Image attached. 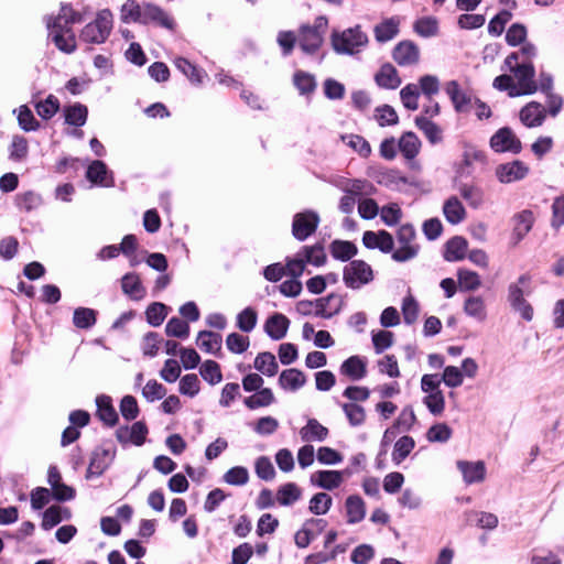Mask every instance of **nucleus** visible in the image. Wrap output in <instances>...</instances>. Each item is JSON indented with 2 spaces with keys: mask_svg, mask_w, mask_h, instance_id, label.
Instances as JSON below:
<instances>
[{
  "mask_svg": "<svg viewBox=\"0 0 564 564\" xmlns=\"http://www.w3.org/2000/svg\"><path fill=\"white\" fill-rule=\"evenodd\" d=\"M457 279L460 291H474L481 284L479 274L467 269H459L457 271Z\"/></svg>",
  "mask_w": 564,
  "mask_h": 564,
  "instance_id": "nucleus-53",
  "label": "nucleus"
},
{
  "mask_svg": "<svg viewBox=\"0 0 564 564\" xmlns=\"http://www.w3.org/2000/svg\"><path fill=\"white\" fill-rule=\"evenodd\" d=\"M341 409L351 426H360L366 420L365 409L355 403H343Z\"/></svg>",
  "mask_w": 564,
  "mask_h": 564,
  "instance_id": "nucleus-60",
  "label": "nucleus"
},
{
  "mask_svg": "<svg viewBox=\"0 0 564 564\" xmlns=\"http://www.w3.org/2000/svg\"><path fill=\"white\" fill-rule=\"evenodd\" d=\"M375 185L367 180H350L349 185L344 188L346 194H351L355 198L360 196H370L376 193Z\"/></svg>",
  "mask_w": 564,
  "mask_h": 564,
  "instance_id": "nucleus-52",
  "label": "nucleus"
},
{
  "mask_svg": "<svg viewBox=\"0 0 564 564\" xmlns=\"http://www.w3.org/2000/svg\"><path fill=\"white\" fill-rule=\"evenodd\" d=\"M445 93L452 101L453 108L457 113H467L470 111L476 96L462 89L457 80H449L445 84Z\"/></svg>",
  "mask_w": 564,
  "mask_h": 564,
  "instance_id": "nucleus-12",
  "label": "nucleus"
},
{
  "mask_svg": "<svg viewBox=\"0 0 564 564\" xmlns=\"http://www.w3.org/2000/svg\"><path fill=\"white\" fill-rule=\"evenodd\" d=\"M165 333L169 337L185 339L189 335L188 324L178 317H172L165 326Z\"/></svg>",
  "mask_w": 564,
  "mask_h": 564,
  "instance_id": "nucleus-62",
  "label": "nucleus"
},
{
  "mask_svg": "<svg viewBox=\"0 0 564 564\" xmlns=\"http://www.w3.org/2000/svg\"><path fill=\"white\" fill-rule=\"evenodd\" d=\"M347 522L350 524L359 523L365 519L366 506L361 497L351 495L346 499Z\"/></svg>",
  "mask_w": 564,
  "mask_h": 564,
  "instance_id": "nucleus-33",
  "label": "nucleus"
},
{
  "mask_svg": "<svg viewBox=\"0 0 564 564\" xmlns=\"http://www.w3.org/2000/svg\"><path fill=\"white\" fill-rule=\"evenodd\" d=\"M278 382L283 390L295 392L305 386L306 376L300 369L289 368L280 373Z\"/></svg>",
  "mask_w": 564,
  "mask_h": 564,
  "instance_id": "nucleus-24",
  "label": "nucleus"
},
{
  "mask_svg": "<svg viewBox=\"0 0 564 564\" xmlns=\"http://www.w3.org/2000/svg\"><path fill=\"white\" fill-rule=\"evenodd\" d=\"M319 223V215L315 210L306 209L296 213L292 220V235L297 241H305L316 231Z\"/></svg>",
  "mask_w": 564,
  "mask_h": 564,
  "instance_id": "nucleus-9",
  "label": "nucleus"
},
{
  "mask_svg": "<svg viewBox=\"0 0 564 564\" xmlns=\"http://www.w3.org/2000/svg\"><path fill=\"white\" fill-rule=\"evenodd\" d=\"M86 177L95 185L102 187L115 186L113 173L100 160L93 161L86 171Z\"/></svg>",
  "mask_w": 564,
  "mask_h": 564,
  "instance_id": "nucleus-18",
  "label": "nucleus"
},
{
  "mask_svg": "<svg viewBox=\"0 0 564 564\" xmlns=\"http://www.w3.org/2000/svg\"><path fill=\"white\" fill-rule=\"evenodd\" d=\"M141 24H153L169 31H174L176 28L173 17H171L164 9L152 2H144Z\"/></svg>",
  "mask_w": 564,
  "mask_h": 564,
  "instance_id": "nucleus-14",
  "label": "nucleus"
},
{
  "mask_svg": "<svg viewBox=\"0 0 564 564\" xmlns=\"http://www.w3.org/2000/svg\"><path fill=\"white\" fill-rule=\"evenodd\" d=\"M18 122L20 128L25 132L36 131L40 129V122L36 120L32 110L26 105L19 107Z\"/></svg>",
  "mask_w": 564,
  "mask_h": 564,
  "instance_id": "nucleus-57",
  "label": "nucleus"
},
{
  "mask_svg": "<svg viewBox=\"0 0 564 564\" xmlns=\"http://www.w3.org/2000/svg\"><path fill=\"white\" fill-rule=\"evenodd\" d=\"M420 94H422L427 101H432V98L440 93L441 83L435 75H423L419 78Z\"/></svg>",
  "mask_w": 564,
  "mask_h": 564,
  "instance_id": "nucleus-51",
  "label": "nucleus"
},
{
  "mask_svg": "<svg viewBox=\"0 0 564 564\" xmlns=\"http://www.w3.org/2000/svg\"><path fill=\"white\" fill-rule=\"evenodd\" d=\"M148 433L147 424L142 421H138L134 422L131 427L128 425L120 426L116 431V437L122 445L132 443L135 446H141L144 444Z\"/></svg>",
  "mask_w": 564,
  "mask_h": 564,
  "instance_id": "nucleus-16",
  "label": "nucleus"
},
{
  "mask_svg": "<svg viewBox=\"0 0 564 564\" xmlns=\"http://www.w3.org/2000/svg\"><path fill=\"white\" fill-rule=\"evenodd\" d=\"M258 322V314L254 308L248 306L237 315V327L245 333H250L254 329Z\"/></svg>",
  "mask_w": 564,
  "mask_h": 564,
  "instance_id": "nucleus-58",
  "label": "nucleus"
},
{
  "mask_svg": "<svg viewBox=\"0 0 564 564\" xmlns=\"http://www.w3.org/2000/svg\"><path fill=\"white\" fill-rule=\"evenodd\" d=\"M415 446V442L413 437L404 435L400 437L395 444L392 452V460L395 465L401 464L412 452Z\"/></svg>",
  "mask_w": 564,
  "mask_h": 564,
  "instance_id": "nucleus-49",
  "label": "nucleus"
},
{
  "mask_svg": "<svg viewBox=\"0 0 564 564\" xmlns=\"http://www.w3.org/2000/svg\"><path fill=\"white\" fill-rule=\"evenodd\" d=\"M178 390L182 394L194 398L200 390V381L195 373H188L181 378Z\"/></svg>",
  "mask_w": 564,
  "mask_h": 564,
  "instance_id": "nucleus-63",
  "label": "nucleus"
},
{
  "mask_svg": "<svg viewBox=\"0 0 564 564\" xmlns=\"http://www.w3.org/2000/svg\"><path fill=\"white\" fill-rule=\"evenodd\" d=\"M375 82L380 88L391 90L397 89L402 83L397 68L390 63L380 66L375 75Z\"/></svg>",
  "mask_w": 564,
  "mask_h": 564,
  "instance_id": "nucleus-20",
  "label": "nucleus"
},
{
  "mask_svg": "<svg viewBox=\"0 0 564 564\" xmlns=\"http://www.w3.org/2000/svg\"><path fill=\"white\" fill-rule=\"evenodd\" d=\"M115 457L116 448L113 446H97L91 453L90 462L86 473V478L91 479L100 477L112 464Z\"/></svg>",
  "mask_w": 564,
  "mask_h": 564,
  "instance_id": "nucleus-10",
  "label": "nucleus"
},
{
  "mask_svg": "<svg viewBox=\"0 0 564 564\" xmlns=\"http://www.w3.org/2000/svg\"><path fill=\"white\" fill-rule=\"evenodd\" d=\"M144 2L139 3L135 0H128L121 8V21L123 23H140L143 17Z\"/></svg>",
  "mask_w": 564,
  "mask_h": 564,
  "instance_id": "nucleus-45",
  "label": "nucleus"
},
{
  "mask_svg": "<svg viewBox=\"0 0 564 564\" xmlns=\"http://www.w3.org/2000/svg\"><path fill=\"white\" fill-rule=\"evenodd\" d=\"M43 200L40 194L28 191L24 193H20L15 196V205L17 207L25 213H30L42 205Z\"/></svg>",
  "mask_w": 564,
  "mask_h": 564,
  "instance_id": "nucleus-46",
  "label": "nucleus"
},
{
  "mask_svg": "<svg viewBox=\"0 0 564 564\" xmlns=\"http://www.w3.org/2000/svg\"><path fill=\"white\" fill-rule=\"evenodd\" d=\"M174 64L175 67L191 80V83L196 85L203 83V78L206 76V73L192 64L187 58L177 57L174 61Z\"/></svg>",
  "mask_w": 564,
  "mask_h": 564,
  "instance_id": "nucleus-41",
  "label": "nucleus"
},
{
  "mask_svg": "<svg viewBox=\"0 0 564 564\" xmlns=\"http://www.w3.org/2000/svg\"><path fill=\"white\" fill-rule=\"evenodd\" d=\"M467 240L462 236H454L446 241L443 257L448 262H456L465 258Z\"/></svg>",
  "mask_w": 564,
  "mask_h": 564,
  "instance_id": "nucleus-27",
  "label": "nucleus"
},
{
  "mask_svg": "<svg viewBox=\"0 0 564 564\" xmlns=\"http://www.w3.org/2000/svg\"><path fill=\"white\" fill-rule=\"evenodd\" d=\"M111 29L112 13L110 10L104 9L97 13L93 22L84 26L79 39L86 43L101 44L108 39Z\"/></svg>",
  "mask_w": 564,
  "mask_h": 564,
  "instance_id": "nucleus-5",
  "label": "nucleus"
},
{
  "mask_svg": "<svg viewBox=\"0 0 564 564\" xmlns=\"http://www.w3.org/2000/svg\"><path fill=\"white\" fill-rule=\"evenodd\" d=\"M490 148L497 153L519 154L522 150L520 139L514 134L511 128L503 127L497 130L490 138Z\"/></svg>",
  "mask_w": 564,
  "mask_h": 564,
  "instance_id": "nucleus-11",
  "label": "nucleus"
},
{
  "mask_svg": "<svg viewBox=\"0 0 564 564\" xmlns=\"http://www.w3.org/2000/svg\"><path fill=\"white\" fill-rule=\"evenodd\" d=\"M464 312L479 322L485 321L487 317L486 305L481 296L467 297L464 304Z\"/></svg>",
  "mask_w": 564,
  "mask_h": 564,
  "instance_id": "nucleus-48",
  "label": "nucleus"
},
{
  "mask_svg": "<svg viewBox=\"0 0 564 564\" xmlns=\"http://www.w3.org/2000/svg\"><path fill=\"white\" fill-rule=\"evenodd\" d=\"M420 147L421 141L412 131L403 133V135L400 138L399 149L403 156L408 160H412L417 155Z\"/></svg>",
  "mask_w": 564,
  "mask_h": 564,
  "instance_id": "nucleus-42",
  "label": "nucleus"
},
{
  "mask_svg": "<svg viewBox=\"0 0 564 564\" xmlns=\"http://www.w3.org/2000/svg\"><path fill=\"white\" fill-rule=\"evenodd\" d=\"M345 305V296L337 293H329L327 296L316 300H301L296 303L295 310L303 316H315L329 319L339 314Z\"/></svg>",
  "mask_w": 564,
  "mask_h": 564,
  "instance_id": "nucleus-1",
  "label": "nucleus"
},
{
  "mask_svg": "<svg viewBox=\"0 0 564 564\" xmlns=\"http://www.w3.org/2000/svg\"><path fill=\"white\" fill-rule=\"evenodd\" d=\"M529 172V166L520 160H513L511 162L499 164L495 169V175L497 180L502 184H510L522 181L528 176Z\"/></svg>",
  "mask_w": 564,
  "mask_h": 564,
  "instance_id": "nucleus-13",
  "label": "nucleus"
},
{
  "mask_svg": "<svg viewBox=\"0 0 564 564\" xmlns=\"http://www.w3.org/2000/svg\"><path fill=\"white\" fill-rule=\"evenodd\" d=\"M373 280L371 267L364 260H351L343 270V281L349 289L357 290Z\"/></svg>",
  "mask_w": 564,
  "mask_h": 564,
  "instance_id": "nucleus-7",
  "label": "nucleus"
},
{
  "mask_svg": "<svg viewBox=\"0 0 564 564\" xmlns=\"http://www.w3.org/2000/svg\"><path fill=\"white\" fill-rule=\"evenodd\" d=\"M196 344L203 351L217 356L221 350L223 338L218 333L200 330L197 335Z\"/></svg>",
  "mask_w": 564,
  "mask_h": 564,
  "instance_id": "nucleus-30",
  "label": "nucleus"
},
{
  "mask_svg": "<svg viewBox=\"0 0 564 564\" xmlns=\"http://www.w3.org/2000/svg\"><path fill=\"white\" fill-rule=\"evenodd\" d=\"M456 465L462 473L466 484H475L484 480L486 475V467L484 462L458 460Z\"/></svg>",
  "mask_w": 564,
  "mask_h": 564,
  "instance_id": "nucleus-23",
  "label": "nucleus"
},
{
  "mask_svg": "<svg viewBox=\"0 0 564 564\" xmlns=\"http://www.w3.org/2000/svg\"><path fill=\"white\" fill-rule=\"evenodd\" d=\"M534 221L535 217L531 209H523L511 217L512 232L510 240L513 246H517L524 239L531 231Z\"/></svg>",
  "mask_w": 564,
  "mask_h": 564,
  "instance_id": "nucleus-15",
  "label": "nucleus"
},
{
  "mask_svg": "<svg viewBox=\"0 0 564 564\" xmlns=\"http://www.w3.org/2000/svg\"><path fill=\"white\" fill-rule=\"evenodd\" d=\"M326 253L322 243L303 246L294 256L286 261L288 274L291 278H300L306 264L322 267L326 262Z\"/></svg>",
  "mask_w": 564,
  "mask_h": 564,
  "instance_id": "nucleus-2",
  "label": "nucleus"
},
{
  "mask_svg": "<svg viewBox=\"0 0 564 564\" xmlns=\"http://www.w3.org/2000/svg\"><path fill=\"white\" fill-rule=\"evenodd\" d=\"M401 311L404 323L408 325L414 324L420 312L417 301L412 295L405 296L402 301Z\"/></svg>",
  "mask_w": 564,
  "mask_h": 564,
  "instance_id": "nucleus-64",
  "label": "nucleus"
},
{
  "mask_svg": "<svg viewBox=\"0 0 564 564\" xmlns=\"http://www.w3.org/2000/svg\"><path fill=\"white\" fill-rule=\"evenodd\" d=\"M97 322V311L89 307H77L73 313V324L79 329H89Z\"/></svg>",
  "mask_w": 564,
  "mask_h": 564,
  "instance_id": "nucleus-44",
  "label": "nucleus"
},
{
  "mask_svg": "<svg viewBox=\"0 0 564 564\" xmlns=\"http://www.w3.org/2000/svg\"><path fill=\"white\" fill-rule=\"evenodd\" d=\"M334 259L346 262L351 260L358 252L357 246L347 240H334L329 246Z\"/></svg>",
  "mask_w": 564,
  "mask_h": 564,
  "instance_id": "nucleus-35",
  "label": "nucleus"
},
{
  "mask_svg": "<svg viewBox=\"0 0 564 564\" xmlns=\"http://www.w3.org/2000/svg\"><path fill=\"white\" fill-rule=\"evenodd\" d=\"M517 78V88L519 91H513L511 97H519L522 95H532L538 90L535 82V68L532 62L521 61V65H516L510 70Z\"/></svg>",
  "mask_w": 564,
  "mask_h": 564,
  "instance_id": "nucleus-8",
  "label": "nucleus"
},
{
  "mask_svg": "<svg viewBox=\"0 0 564 564\" xmlns=\"http://www.w3.org/2000/svg\"><path fill=\"white\" fill-rule=\"evenodd\" d=\"M333 505L332 497L326 492L315 494L308 505V510L316 516L326 514Z\"/></svg>",
  "mask_w": 564,
  "mask_h": 564,
  "instance_id": "nucleus-54",
  "label": "nucleus"
},
{
  "mask_svg": "<svg viewBox=\"0 0 564 564\" xmlns=\"http://www.w3.org/2000/svg\"><path fill=\"white\" fill-rule=\"evenodd\" d=\"M97 416L107 426H115L118 423V413L112 405L110 397L101 394L96 398Z\"/></svg>",
  "mask_w": 564,
  "mask_h": 564,
  "instance_id": "nucleus-26",
  "label": "nucleus"
},
{
  "mask_svg": "<svg viewBox=\"0 0 564 564\" xmlns=\"http://www.w3.org/2000/svg\"><path fill=\"white\" fill-rule=\"evenodd\" d=\"M400 20L397 17L384 19L373 29L375 39L379 43H386L399 34Z\"/></svg>",
  "mask_w": 564,
  "mask_h": 564,
  "instance_id": "nucleus-28",
  "label": "nucleus"
},
{
  "mask_svg": "<svg viewBox=\"0 0 564 564\" xmlns=\"http://www.w3.org/2000/svg\"><path fill=\"white\" fill-rule=\"evenodd\" d=\"M531 282V275L528 273L521 274L518 278L517 283H511L508 288V301L511 306H516L517 304H521V302L525 301L524 294H530V290H528V285Z\"/></svg>",
  "mask_w": 564,
  "mask_h": 564,
  "instance_id": "nucleus-31",
  "label": "nucleus"
},
{
  "mask_svg": "<svg viewBox=\"0 0 564 564\" xmlns=\"http://www.w3.org/2000/svg\"><path fill=\"white\" fill-rule=\"evenodd\" d=\"M443 214L445 219L452 225L460 224L466 217L465 207L456 196H451L444 202Z\"/></svg>",
  "mask_w": 564,
  "mask_h": 564,
  "instance_id": "nucleus-32",
  "label": "nucleus"
},
{
  "mask_svg": "<svg viewBox=\"0 0 564 564\" xmlns=\"http://www.w3.org/2000/svg\"><path fill=\"white\" fill-rule=\"evenodd\" d=\"M545 119V109L535 101L529 102L520 111L521 122L529 128L539 127Z\"/></svg>",
  "mask_w": 564,
  "mask_h": 564,
  "instance_id": "nucleus-25",
  "label": "nucleus"
},
{
  "mask_svg": "<svg viewBox=\"0 0 564 564\" xmlns=\"http://www.w3.org/2000/svg\"><path fill=\"white\" fill-rule=\"evenodd\" d=\"M415 126L424 133L432 144H437L443 140L441 128L424 116L415 118Z\"/></svg>",
  "mask_w": 564,
  "mask_h": 564,
  "instance_id": "nucleus-40",
  "label": "nucleus"
},
{
  "mask_svg": "<svg viewBox=\"0 0 564 564\" xmlns=\"http://www.w3.org/2000/svg\"><path fill=\"white\" fill-rule=\"evenodd\" d=\"M290 319L281 314L274 313L264 323V332L272 340H281L286 336Z\"/></svg>",
  "mask_w": 564,
  "mask_h": 564,
  "instance_id": "nucleus-19",
  "label": "nucleus"
},
{
  "mask_svg": "<svg viewBox=\"0 0 564 564\" xmlns=\"http://www.w3.org/2000/svg\"><path fill=\"white\" fill-rule=\"evenodd\" d=\"M340 373L354 381L361 380L367 375V361L358 356H350L340 365Z\"/></svg>",
  "mask_w": 564,
  "mask_h": 564,
  "instance_id": "nucleus-22",
  "label": "nucleus"
},
{
  "mask_svg": "<svg viewBox=\"0 0 564 564\" xmlns=\"http://www.w3.org/2000/svg\"><path fill=\"white\" fill-rule=\"evenodd\" d=\"M368 43V36L359 25L348 28L343 32H333L332 46L338 54L354 55Z\"/></svg>",
  "mask_w": 564,
  "mask_h": 564,
  "instance_id": "nucleus-4",
  "label": "nucleus"
},
{
  "mask_svg": "<svg viewBox=\"0 0 564 564\" xmlns=\"http://www.w3.org/2000/svg\"><path fill=\"white\" fill-rule=\"evenodd\" d=\"M312 485L325 490L338 488L343 482V471L318 470L311 475Z\"/></svg>",
  "mask_w": 564,
  "mask_h": 564,
  "instance_id": "nucleus-21",
  "label": "nucleus"
},
{
  "mask_svg": "<svg viewBox=\"0 0 564 564\" xmlns=\"http://www.w3.org/2000/svg\"><path fill=\"white\" fill-rule=\"evenodd\" d=\"M121 288L124 294L132 300H140L144 296L145 290L142 286L140 278L134 272L126 273L121 279Z\"/></svg>",
  "mask_w": 564,
  "mask_h": 564,
  "instance_id": "nucleus-37",
  "label": "nucleus"
},
{
  "mask_svg": "<svg viewBox=\"0 0 564 564\" xmlns=\"http://www.w3.org/2000/svg\"><path fill=\"white\" fill-rule=\"evenodd\" d=\"M458 192L471 208L477 209L482 206L485 193L481 187L474 184L462 183L458 186Z\"/></svg>",
  "mask_w": 564,
  "mask_h": 564,
  "instance_id": "nucleus-38",
  "label": "nucleus"
},
{
  "mask_svg": "<svg viewBox=\"0 0 564 564\" xmlns=\"http://www.w3.org/2000/svg\"><path fill=\"white\" fill-rule=\"evenodd\" d=\"M328 429L322 425L316 419H310L307 424L301 429V438L306 442H323L328 436Z\"/></svg>",
  "mask_w": 564,
  "mask_h": 564,
  "instance_id": "nucleus-36",
  "label": "nucleus"
},
{
  "mask_svg": "<svg viewBox=\"0 0 564 564\" xmlns=\"http://www.w3.org/2000/svg\"><path fill=\"white\" fill-rule=\"evenodd\" d=\"M199 373L205 381L215 386L223 380L220 366L215 360H206L202 364Z\"/></svg>",
  "mask_w": 564,
  "mask_h": 564,
  "instance_id": "nucleus-56",
  "label": "nucleus"
},
{
  "mask_svg": "<svg viewBox=\"0 0 564 564\" xmlns=\"http://www.w3.org/2000/svg\"><path fill=\"white\" fill-rule=\"evenodd\" d=\"M46 28L48 30V36L59 51L66 54L75 52L76 37L73 29L69 25L66 28V20L58 17L48 18L46 21Z\"/></svg>",
  "mask_w": 564,
  "mask_h": 564,
  "instance_id": "nucleus-6",
  "label": "nucleus"
},
{
  "mask_svg": "<svg viewBox=\"0 0 564 564\" xmlns=\"http://www.w3.org/2000/svg\"><path fill=\"white\" fill-rule=\"evenodd\" d=\"M453 431L446 423H436L426 432V438L431 443H446L452 437Z\"/></svg>",
  "mask_w": 564,
  "mask_h": 564,
  "instance_id": "nucleus-61",
  "label": "nucleus"
},
{
  "mask_svg": "<svg viewBox=\"0 0 564 564\" xmlns=\"http://www.w3.org/2000/svg\"><path fill=\"white\" fill-rule=\"evenodd\" d=\"M392 58L402 67L415 65L420 61L419 46L411 40L401 41L394 46Z\"/></svg>",
  "mask_w": 564,
  "mask_h": 564,
  "instance_id": "nucleus-17",
  "label": "nucleus"
},
{
  "mask_svg": "<svg viewBox=\"0 0 564 564\" xmlns=\"http://www.w3.org/2000/svg\"><path fill=\"white\" fill-rule=\"evenodd\" d=\"M254 368L268 377H273L276 375L279 365L276 362L275 356L270 351H263L258 354L254 359Z\"/></svg>",
  "mask_w": 564,
  "mask_h": 564,
  "instance_id": "nucleus-43",
  "label": "nucleus"
},
{
  "mask_svg": "<svg viewBox=\"0 0 564 564\" xmlns=\"http://www.w3.org/2000/svg\"><path fill=\"white\" fill-rule=\"evenodd\" d=\"M167 314L169 306L161 302H153L147 307L145 319L151 326L159 327L162 325Z\"/></svg>",
  "mask_w": 564,
  "mask_h": 564,
  "instance_id": "nucleus-47",
  "label": "nucleus"
},
{
  "mask_svg": "<svg viewBox=\"0 0 564 564\" xmlns=\"http://www.w3.org/2000/svg\"><path fill=\"white\" fill-rule=\"evenodd\" d=\"M63 115L65 123L79 128L86 124L88 108L80 102H74L72 105L64 106Z\"/></svg>",
  "mask_w": 564,
  "mask_h": 564,
  "instance_id": "nucleus-29",
  "label": "nucleus"
},
{
  "mask_svg": "<svg viewBox=\"0 0 564 564\" xmlns=\"http://www.w3.org/2000/svg\"><path fill=\"white\" fill-rule=\"evenodd\" d=\"M328 26V20L324 15L315 19L314 24H303L299 29V45L308 55L315 54L324 42V34Z\"/></svg>",
  "mask_w": 564,
  "mask_h": 564,
  "instance_id": "nucleus-3",
  "label": "nucleus"
},
{
  "mask_svg": "<svg viewBox=\"0 0 564 564\" xmlns=\"http://www.w3.org/2000/svg\"><path fill=\"white\" fill-rule=\"evenodd\" d=\"M35 110L43 120H50L59 110V101L54 95L35 104Z\"/></svg>",
  "mask_w": 564,
  "mask_h": 564,
  "instance_id": "nucleus-55",
  "label": "nucleus"
},
{
  "mask_svg": "<svg viewBox=\"0 0 564 564\" xmlns=\"http://www.w3.org/2000/svg\"><path fill=\"white\" fill-rule=\"evenodd\" d=\"M274 402L275 398L270 388H262L261 390L256 391L254 394L243 399V403L249 410L269 406Z\"/></svg>",
  "mask_w": 564,
  "mask_h": 564,
  "instance_id": "nucleus-39",
  "label": "nucleus"
},
{
  "mask_svg": "<svg viewBox=\"0 0 564 564\" xmlns=\"http://www.w3.org/2000/svg\"><path fill=\"white\" fill-rule=\"evenodd\" d=\"M302 491L294 482L282 485L276 492L278 502L281 506H291L301 498Z\"/></svg>",
  "mask_w": 564,
  "mask_h": 564,
  "instance_id": "nucleus-50",
  "label": "nucleus"
},
{
  "mask_svg": "<svg viewBox=\"0 0 564 564\" xmlns=\"http://www.w3.org/2000/svg\"><path fill=\"white\" fill-rule=\"evenodd\" d=\"M293 84L302 96L311 97L317 87L316 78L313 74L304 70H296L293 75Z\"/></svg>",
  "mask_w": 564,
  "mask_h": 564,
  "instance_id": "nucleus-34",
  "label": "nucleus"
},
{
  "mask_svg": "<svg viewBox=\"0 0 564 564\" xmlns=\"http://www.w3.org/2000/svg\"><path fill=\"white\" fill-rule=\"evenodd\" d=\"M420 89L416 84H408L400 90V98L403 106L409 110L419 108Z\"/></svg>",
  "mask_w": 564,
  "mask_h": 564,
  "instance_id": "nucleus-59",
  "label": "nucleus"
}]
</instances>
